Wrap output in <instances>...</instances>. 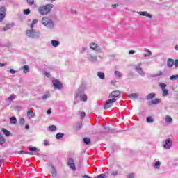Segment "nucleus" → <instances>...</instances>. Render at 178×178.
<instances>
[{
	"instance_id": "1",
	"label": "nucleus",
	"mask_w": 178,
	"mask_h": 178,
	"mask_svg": "<svg viewBox=\"0 0 178 178\" xmlns=\"http://www.w3.org/2000/svg\"><path fill=\"white\" fill-rule=\"evenodd\" d=\"M52 10V4H47L46 6H40L38 8V12L40 15H48Z\"/></svg>"
},
{
	"instance_id": "2",
	"label": "nucleus",
	"mask_w": 178,
	"mask_h": 178,
	"mask_svg": "<svg viewBox=\"0 0 178 178\" xmlns=\"http://www.w3.org/2000/svg\"><path fill=\"white\" fill-rule=\"evenodd\" d=\"M42 24H43V26H45V27H47L48 29L54 27V22H52V19H49L47 17H44L42 19Z\"/></svg>"
},
{
	"instance_id": "3",
	"label": "nucleus",
	"mask_w": 178,
	"mask_h": 178,
	"mask_svg": "<svg viewBox=\"0 0 178 178\" xmlns=\"http://www.w3.org/2000/svg\"><path fill=\"white\" fill-rule=\"evenodd\" d=\"M116 99H108L104 104V109H109V108H111V106L113 105V103L116 102Z\"/></svg>"
},
{
	"instance_id": "4",
	"label": "nucleus",
	"mask_w": 178,
	"mask_h": 178,
	"mask_svg": "<svg viewBox=\"0 0 178 178\" xmlns=\"http://www.w3.org/2000/svg\"><path fill=\"white\" fill-rule=\"evenodd\" d=\"M6 16V8L5 6H1L0 8V23L3 22V19Z\"/></svg>"
},
{
	"instance_id": "5",
	"label": "nucleus",
	"mask_w": 178,
	"mask_h": 178,
	"mask_svg": "<svg viewBox=\"0 0 178 178\" xmlns=\"http://www.w3.org/2000/svg\"><path fill=\"white\" fill-rule=\"evenodd\" d=\"M53 86L54 87L55 90H60L62 87H63V85L59 80L56 79L52 81Z\"/></svg>"
},
{
	"instance_id": "6",
	"label": "nucleus",
	"mask_w": 178,
	"mask_h": 178,
	"mask_svg": "<svg viewBox=\"0 0 178 178\" xmlns=\"http://www.w3.org/2000/svg\"><path fill=\"white\" fill-rule=\"evenodd\" d=\"M120 96V91L114 90L109 94L108 98H111V99H116V98H118V97Z\"/></svg>"
},
{
	"instance_id": "7",
	"label": "nucleus",
	"mask_w": 178,
	"mask_h": 178,
	"mask_svg": "<svg viewBox=\"0 0 178 178\" xmlns=\"http://www.w3.org/2000/svg\"><path fill=\"white\" fill-rule=\"evenodd\" d=\"M170 147H172V140H170V138H168L165 140L163 148H165V149H170Z\"/></svg>"
},
{
	"instance_id": "8",
	"label": "nucleus",
	"mask_w": 178,
	"mask_h": 178,
	"mask_svg": "<svg viewBox=\"0 0 178 178\" xmlns=\"http://www.w3.org/2000/svg\"><path fill=\"white\" fill-rule=\"evenodd\" d=\"M68 166H70V168H71V169H72V170H76V165H74V161L73 160V159L70 158L68 159Z\"/></svg>"
},
{
	"instance_id": "9",
	"label": "nucleus",
	"mask_w": 178,
	"mask_h": 178,
	"mask_svg": "<svg viewBox=\"0 0 178 178\" xmlns=\"http://www.w3.org/2000/svg\"><path fill=\"white\" fill-rule=\"evenodd\" d=\"M26 34L28 37L34 38V37H35V31H34L33 29H31V30H26Z\"/></svg>"
},
{
	"instance_id": "10",
	"label": "nucleus",
	"mask_w": 178,
	"mask_h": 178,
	"mask_svg": "<svg viewBox=\"0 0 178 178\" xmlns=\"http://www.w3.org/2000/svg\"><path fill=\"white\" fill-rule=\"evenodd\" d=\"M136 70L138 72V73H140L141 76H144V71L143 70V68H141V63H139L138 65L135 67Z\"/></svg>"
},
{
	"instance_id": "11",
	"label": "nucleus",
	"mask_w": 178,
	"mask_h": 178,
	"mask_svg": "<svg viewBox=\"0 0 178 178\" xmlns=\"http://www.w3.org/2000/svg\"><path fill=\"white\" fill-rule=\"evenodd\" d=\"M174 65H175V60L170 58H168L167 60V67L169 68L173 67Z\"/></svg>"
},
{
	"instance_id": "12",
	"label": "nucleus",
	"mask_w": 178,
	"mask_h": 178,
	"mask_svg": "<svg viewBox=\"0 0 178 178\" xmlns=\"http://www.w3.org/2000/svg\"><path fill=\"white\" fill-rule=\"evenodd\" d=\"M138 15H140V16H146V17H149V19H152V15L148 14L147 11H140L138 12Z\"/></svg>"
},
{
	"instance_id": "13",
	"label": "nucleus",
	"mask_w": 178,
	"mask_h": 178,
	"mask_svg": "<svg viewBox=\"0 0 178 178\" xmlns=\"http://www.w3.org/2000/svg\"><path fill=\"white\" fill-rule=\"evenodd\" d=\"M90 49H92L93 51H99V47H98V44H97L96 43H91L90 44Z\"/></svg>"
},
{
	"instance_id": "14",
	"label": "nucleus",
	"mask_w": 178,
	"mask_h": 178,
	"mask_svg": "<svg viewBox=\"0 0 178 178\" xmlns=\"http://www.w3.org/2000/svg\"><path fill=\"white\" fill-rule=\"evenodd\" d=\"M161 99H154L149 102V105H154L155 104H160Z\"/></svg>"
},
{
	"instance_id": "15",
	"label": "nucleus",
	"mask_w": 178,
	"mask_h": 178,
	"mask_svg": "<svg viewBox=\"0 0 178 178\" xmlns=\"http://www.w3.org/2000/svg\"><path fill=\"white\" fill-rule=\"evenodd\" d=\"M145 52H147L146 54H145L143 55V56H145V58H148V57L151 56V55H152V53L148 49H145Z\"/></svg>"
},
{
	"instance_id": "16",
	"label": "nucleus",
	"mask_w": 178,
	"mask_h": 178,
	"mask_svg": "<svg viewBox=\"0 0 178 178\" xmlns=\"http://www.w3.org/2000/svg\"><path fill=\"white\" fill-rule=\"evenodd\" d=\"M27 116L29 117V119H31L35 116V113L33 112V111H28L27 112Z\"/></svg>"
},
{
	"instance_id": "17",
	"label": "nucleus",
	"mask_w": 178,
	"mask_h": 178,
	"mask_svg": "<svg viewBox=\"0 0 178 178\" xmlns=\"http://www.w3.org/2000/svg\"><path fill=\"white\" fill-rule=\"evenodd\" d=\"M138 97V95H137V93H131L129 95V98H130V99H136Z\"/></svg>"
},
{
	"instance_id": "18",
	"label": "nucleus",
	"mask_w": 178,
	"mask_h": 178,
	"mask_svg": "<svg viewBox=\"0 0 178 178\" xmlns=\"http://www.w3.org/2000/svg\"><path fill=\"white\" fill-rule=\"evenodd\" d=\"M97 76L102 80H104V79H105V74L102 72H97Z\"/></svg>"
},
{
	"instance_id": "19",
	"label": "nucleus",
	"mask_w": 178,
	"mask_h": 178,
	"mask_svg": "<svg viewBox=\"0 0 178 178\" xmlns=\"http://www.w3.org/2000/svg\"><path fill=\"white\" fill-rule=\"evenodd\" d=\"M1 131L3 133V134H5V136H6L7 137L10 136V131H8L7 129H6L5 128H3L1 129Z\"/></svg>"
},
{
	"instance_id": "20",
	"label": "nucleus",
	"mask_w": 178,
	"mask_h": 178,
	"mask_svg": "<svg viewBox=\"0 0 178 178\" xmlns=\"http://www.w3.org/2000/svg\"><path fill=\"white\" fill-rule=\"evenodd\" d=\"M89 60H90V62H97V56H92L90 55L88 58Z\"/></svg>"
},
{
	"instance_id": "21",
	"label": "nucleus",
	"mask_w": 178,
	"mask_h": 178,
	"mask_svg": "<svg viewBox=\"0 0 178 178\" xmlns=\"http://www.w3.org/2000/svg\"><path fill=\"white\" fill-rule=\"evenodd\" d=\"M22 70L24 73H29V72H30V68H29V65H24L22 67Z\"/></svg>"
},
{
	"instance_id": "22",
	"label": "nucleus",
	"mask_w": 178,
	"mask_h": 178,
	"mask_svg": "<svg viewBox=\"0 0 178 178\" xmlns=\"http://www.w3.org/2000/svg\"><path fill=\"white\" fill-rule=\"evenodd\" d=\"M49 97H51V93H49V92H47L46 94H44L42 96V99L44 101H45L46 99H48V98H49Z\"/></svg>"
},
{
	"instance_id": "23",
	"label": "nucleus",
	"mask_w": 178,
	"mask_h": 178,
	"mask_svg": "<svg viewBox=\"0 0 178 178\" xmlns=\"http://www.w3.org/2000/svg\"><path fill=\"white\" fill-rule=\"evenodd\" d=\"M155 93H149L147 95L146 99H152L153 98H155Z\"/></svg>"
},
{
	"instance_id": "24",
	"label": "nucleus",
	"mask_w": 178,
	"mask_h": 178,
	"mask_svg": "<svg viewBox=\"0 0 178 178\" xmlns=\"http://www.w3.org/2000/svg\"><path fill=\"white\" fill-rule=\"evenodd\" d=\"M51 44L53 47H58V46H59V41L56 40H52Z\"/></svg>"
},
{
	"instance_id": "25",
	"label": "nucleus",
	"mask_w": 178,
	"mask_h": 178,
	"mask_svg": "<svg viewBox=\"0 0 178 178\" xmlns=\"http://www.w3.org/2000/svg\"><path fill=\"white\" fill-rule=\"evenodd\" d=\"M12 29V25L10 24H6L3 28V31H7V30H10Z\"/></svg>"
},
{
	"instance_id": "26",
	"label": "nucleus",
	"mask_w": 178,
	"mask_h": 178,
	"mask_svg": "<svg viewBox=\"0 0 178 178\" xmlns=\"http://www.w3.org/2000/svg\"><path fill=\"white\" fill-rule=\"evenodd\" d=\"M38 23V19H34L31 24V29H33L34 26Z\"/></svg>"
},
{
	"instance_id": "27",
	"label": "nucleus",
	"mask_w": 178,
	"mask_h": 178,
	"mask_svg": "<svg viewBox=\"0 0 178 178\" xmlns=\"http://www.w3.org/2000/svg\"><path fill=\"white\" fill-rule=\"evenodd\" d=\"M173 119L172 118V117L167 115L165 118V122L166 123H172Z\"/></svg>"
},
{
	"instance_id": "28",
	"label": "nucleus",
	"mask_w": 178,
	"mask_h": 178,
	"mask_svg": "<svg viewBox=\"0 0 178 178\" xmlns=\"http://www.w3.org/2000/svg\"><path fill=\"white\" fill-rule=\"evenodd\" d=\"M83 142L85 143V144L88 145V144H90L91 140L89 138H83Z\"/></svg>"
},
{
	"instance_id": "29",
	"label": "nucleus",
	"mask_w": 178,
	"mask_h": 178,
	"mask_svg": "<svg viewBox=\"0 0 178 178\" xmlns=\"http://www.w3.org/2000/svg\"><path fill=\"white\" fill-rule=\"evenodd\" d=\"M17 122V120L16 119V117H11L10 118V123L15 124Z\"/></svg>"
},
{
	"instance_id": "30",
	"label": "nucleus",
	"mask_w": 178,
	"mask_h": 178,
	"mask_svg": "<svg viewBox=\"0 0 178 178\" xmlns=\"http://www.w3.org/2000/svg\"><path fill=\"white\" fill-rule=\"evenodd\" d=\"M81 101H83V102H86L87 101V95H82L80 96Z\"/></svg>"
},
{
	"instance_id": "31",
	"label": "nucleus",
	"mask_w": 178,
	"mask_h": 178,
	"mask_svg": "<svg viewBox=\"0 0 178 178\" xmlns=\"http://www.w3.org/2000/svg\"><path fill=\"white\" fill-rule=\"evenodd\" d=\"M178 79V74L177 75H172L170 77V80H172V81H175V80H177Z\"/></svg>"
},
{
	"instance_id": "32",
	"label": "nucleus",
	"mask_w": 178,
	"mask_h": 178,
	"mask_svg": "<svg viewBox=\"0 0 178 178\" xmlns=\"http://www.w3.org/2000/svg\"><path fill=\"white\" fill-rule=\"evenodd\" d=\"M62 137H63V134L62 133H58L56 135V138H57V140L62 138Z\"/></svg>"
},
{
	"instance_id": "33",
	"label": "nucleus",
	"mask_w": 178,
	"mask_h": 178,
	"mask_svg": "<svg viewBox=\"0 0 178 178\" xmlns=\"http://www.w3.org/2000/svg\"><path fill=\"white\" fill-rule=\"evenodd\" d=\"M147 123H153L154 122V118H152V117H147Z\"/></svg>"
},
{
	"instance_id": "34",
	"label": "nucleus",
	"mask_w": 178,
	"mask_h": 178,
	"mask_svg": "<svg viewBox=\"0 0 178 178\" xmlns=\"http://www.w3.org/2000/svg\"><path fill=\"white\" fill-rule=\"evenodd\" d=\"M115 75L117 77H119V79H120L122 77V74H120V72H119V71H115Z\"/></svg>"
},
{
	"instance_id": "35",
	"label": "nucleus",
	"mask_w": 178,
	"mask_h": 178,
	"mask_svg": "<svg viewBox=\"0 0 178 178\" xmlns=\"http://www.w3.org/2000/svg\"><path fill=\"white\" fill-rule=\"evenodd\" d=\"M159 86L161 87L162 90L166 89V84L165 83H160Z\"/></svg>"
},
{
	"instance_id": "36",
	"label": "nucleus",
	"mask_w": 178,
	"mask_h": 178,
	"mask_svg": "<svg viewBox=\"0 0 178 178\" xmlns=\"http://www.w3.org/2000/svg\"><path fill=\"white\" fill-rule=\"evenodd\" d=\"M28 5L30 6L34 5V0H26Z\"/></svg>"
},
{
	"instance_id": "37",
	"label": "nucleus",
	"mask_w": 178,
	"mask_h": 178,
	"mask_svg": "<svg viewBox=\"0 0 178 178\" xmlns=\"http://www.w3.org/2000/svg\"><path fill=\"white\" fill-rule=\"evenodd\" d=\"M50 131H55L56 130V127L55 125H51L49 127Z\"/></svg>"
},
{
	"instance_id": "38",
	"label": "nucleus",
	"mask_w": 178,
	"mask_h": 178,
	"mask_svg": "<svg viewBox=\"0 0 178 178\" xmlns=\"http://www.w3.org/2000/svg\"><path fill=\"white\" fill-rule=\"evenodd\" d=\"M5 143H6L5 138L2 137V136H0V144H5Z\"/></svg>"
},
{
	"instance_id": "39",
	"label": "nucleus",
	"mask_w": 178,
	"mask_h": 178,
	"mask_svg": "<svg viewBox=\"0 0 178 178\" xmlns=\"http://www.w3.org/2000/svg\"><path fill=\"white\" fill-rule=\"evenodd\" d=\"M163 97H166V95H168V92L166 89H163Z\"/></svg>"
},
{
	"instance_id": "40",
	"label": "nucleus",
	"mask_w": 178,
	"mask_h": 178,
	"mask_svg": "<svg viewBox=\"0 0 178 178\" xmlns=\"http://www.w3.org/2000/svg\"><path fill=\"white\" fill-rule=\"evenodd\" d=\"M24 15H30V9H25L23 10Z\"/></svg>"
},
{
	"instance_id": "41",
	"label": "nucleus",
	"mask_w": 178,
	"mask_h": 178,
	"mask_svg": "<svg viewBox=\"0 0 178 178\" xmlns=\"http://www.w3.org/2000/svg\"><path fill=\"white\" fill-rule=\"evenodd\" d=\"M51 175L54 177H55V176H56V170L55 169V168L53 167V170L51 172Z\"/></svg>"
},
{
	"instance_id": "42",
	"label": "nucleus",
	"mask_w": 178,
	"mask_h": 178,
	"mask_svg": "<svg viewBox=\"0 0 178 178\" xmlns=\"http://www.w3.org/2000/svg\"><path fill=\"white\" fill-rule=\"evenodd\" d=\"M24 122H25L24 118H22L20 119V121H19V124H20L21 126H23V124H24Z\"/></svg>"
},
{
	"instance_id": "43",
	"label": "nucleus",
	"mask_w": 178,
	"mask_h": 178,
	"mask_svg": "<svg viewBox=\"0 0 178 178\" xmlns=\"http://www.w3.org/2000/svg\"><path fill=\"white\" fill-rule=\"evenodd\" d=\"M174 66L176 69L178 68V59H176L175 61H174Z\"/></svg>"
},
{
	"instance_id": "44",
	"label": "nucleus",
	"mask_w": 178,
	"mask_h": 178,
	"mask_svg": "<svg viewBox=\"0 0 178 178\" xmlns=\"http://www.w3.org/2000/svg\"><path fill=\"white\" fill-rule=\"evenodd\" d=\"M159 166H161V162L160 161H156L155 163V167L156 168V169H159Z\"/></svg>"
},
{
	"instance_id": "45",
	"label": "nucleus",
	"mask_w": 178,
	"mask_h": 178,
	"mask_svg": "<svg viewBox=\"0 0 178 178\" xmlns=\"http://www.w3.org/2000/svg\"><path fill=\"white\" fill-rule=\"evenodd\" d=\"M29 151H38V149L37 147H29Z\"/></svg>"
},
{
	"instance_id": "46",
	"label": "nucleus",
	"mask_w": 178,
	"mask_h": 178,
	"mask_svg": "<svg viewBox=\"0 0 178 178\" xmlns=\"http://www.w3.org/2000/svg\"><path fill=\"white\" fill-rule=\"evenodd\" d=\"M18 154H23L24 155H27V152H26L24 150H21V151L18 152Z\"/></svg>"
},
{
	"instance_id": "47",
	"label": "nucleus",
	"mask_w": 178,
	"mask_h": 178,
	"mask_svg": "<svg viewBox=\"0 0 178 178\" xmlns=\"http://www.w3.org/2000/svg\"><path fill=\"white\" fill-rule=\"evenodd\" d=\"M96 178H105V175L100 174V175H97Z\"/></svg>"
},
{
	"instance_id": "48",
	"label": "nucleus",
	"mask_w": 178,
	"mask_h": 178,
	"mask_svg": "<svg viewBox=\"0 0 178 178\" xmlns=\"http://www.w3.org/2000/svg\"><path fill=\"white\" fill-rule=\"evenodd\" d=\"M127 178H134V173H130L128 175Z\"/></svg>"
},
{
	"instance_id": "49",
	"label": "nucleus",
	"mask_w": 178,
	"mask_h": 178,
	"mask_svg": "<svg viewBox=\"0 0 178 178\" xmlns=\"http://www.w3.org/2000/svg\"><path fill=\"white\" fill-rule=\"evenodd\" d=\"M86 116V113L85 112H82L81 113V119H83V118Z\"/></svg>"
},
{
	"instance_id": "50",
	"label": "nucleus",
	"mask_w": 178,
	"mask_h": 178,
	"mask_svg": "<svg viewBox=\"0 0 178 178\" xmlns=\"http://www.w3.org/2000/svg\"><path fill=\"white\" fill-rule=\"evenodd\" d=\"M10 72L11 73V74H15V73H16V71L13 69H10Z\"/></svg>"
},
{
	"instance_id": "51",
	"label": "nucleus",
	"mask_w": 178,
	"mask_h": 178,
	"mask_svg": "<svg viewBox=\"0 0 178 178\" xmlns=\"http://www.w3.org/2000/svg\"><path fill=\"white\" fill-rule=\"evenodd\" d=\"M129 55H133L134 54H136V51L134 50H130L129 51Z\"/></svg>"
},
{
	"instance_id": "52",
	"label": "nucleus",
	"mask_w": 178,
	"mask_h": 178,
	"mask_svg": "<svg viewBox=\"0 0 178 178\" xmlns=\"http://www.w3.org/2000/svg\"><path fill=\"white\" fill-rule=\"evenodd\" d=\"M13 99H15V97H14V96H10V97H8V100H9V101H13Z\"/></svg>"
},
{
	"instance_id": "53",
	"label": "nucleus",
	"mask_w": 178,
	"mask_h": 178,
	"mask_svg": "<svg viewBox=\"0 0 178 178\" xmlns=\"http://www.w3.org/2000/svg\"><path fill=\"white\" fill-rule=\"evenodd\" d=\"M44 145H49V142H48V140H44Z\"/></svg>"
},
{
	"instance_id": "54",
	"label": "nucleus",
	"mask_w": 178,
	"mask_h": 178,
	"mask_svg": "<svg viewBox=\"0 0 178 178\" xmlns=\"http://www.w3.org/2000/svg\"><path fill=\"white\" fill-rule=\"evenodd\" d=\"M118 6H119L118 4H113V5H111V8H118Z\"/></svg>"
},
{
	"instance_id": "55",
	"label": "nucleus",
	"mask_w": 178,
	"mask_h": 178,
	"mask_svg": "<svg viewBox=\"0 0 178 178\" xmlns=\"http://www.w3.org/2000/svg\"><path fill=\"white\" fill-rule=\"evenodd\" d=\"M82 178H92V177H91L88 175H83V176H82Z\"/></svg>"
},
{
	"instance_id": "56",
	"label": "nucleus",
	"mask_w": 178,
	"mask_h": 178,
	"mask_svg": "<svg viewBox=\"0 0 178 178\" xmlns=\"http://www.w3.org/2000/svg\"><path fill=\"white\" fill-rule=\"evenodd\" d=\"M111 175H113V176H116V175H118V172H117V171L113 172L111 173Z\"/></svg>"
},
{
	"instance_id": "57",
	"label": "nucleus",
	"mask_w": 178,
	"mask_h": 178,
	"mask_svg": "<svg viewBox=\"0 0 178 178\" xmlns=\"http://www.w3.org/2000/svg\"><path fill=\"white\" fill-rule=\"evenodd\" d=\"M25 129H26V130H29V129H30V126H29V124H26V125L25 126Z\"/></svg>"
},
{
	"instance_id": "58",
	"label": "nucleus",
	"mask_w": 178,
	"mask_h": 178,
	"mask_svg": "<svg viewBox=\"0 0 178 178\" xmlns=\"http://www.w3.org/2000/svg\"><path fill=\"white\" fill-rule=\"evenodd\" d=\"M85 51H87V49H86V48L82 49V51H81V54H84Z\"/></svg>"
},
{
	"instance_id": "59",
	"label": "nucleus",
	"mask_w": 178,
	"mask_h": 178,
	"mask_svg": "<svg viewBox=\"0 0 178 178\" xmlns=\"http://www.w3.org/2000/svg\"><path fill=\"white\" fill-rule=\"evenodd\" d=\"M27 154L28 155H34V153H33V152H27Z\"/></svg>"
},
{
	"instance_id": "60",
	"label": "nucleus",
	"mask_w": 178,
	"mask_h": 178,
	"mask_svg": "<svg viewBox=\"0 0 178 178\" xmlns=\"http://www.w3.org/2000/svg\"><path fill=\"white\" fill-rule=\"evenodd\" d=\"M5 65V63H0V67H3Z\"/></svg>"
},
{
	"instance_id": "61",
	"label": "nucleus",
	"mask_w": 178,
	"mask_h": 178,
	"mask_svg": "<svg viewBox=\"0 0 178 178\" xmlns=\"http://www.w3.org/2000/svg\"><path fill=\"white\" fill-rule=\"evenodd\" d=\"M51 109H49L47 111V115H51Z\"/></svg>"
},
{
	"instance_id": "62",
	"label": "nucleus",
	"mask_w": 178,
	"mask_h": 178,
	"mask_svg": "<svg viewBox=\"0 0 178 178\" xmlns=\"http://www.w3.org/2000/svg\"><path fill=\"white\" fill-rule=\"evenodd\" d=\"M45 76L49 77V72H45Z\"/></svg>"
},
{
	"instance_id": "63",
	"label": "nucleus",
	"mask_w": 178,
	"mask_h": 178,
	"mask_svg": "<svg viewBox=\"0 0 178 178\" xmlns=\"http://www.w3.org/2000/svg\"><path fill=\"white\" fill-rule=\"evenodd\" d=\"M175 49L176 51H178V45L175 46Z\"/></svg>"
},
{
	"instance_id": "64",
	"label": "nucleus",
	"mask_w": 178,
	"mask_h": 178,
	"mask_svg": "<svg viewBox=\"0 0 178 178\" xmlns=\"http://www.w3.org/2000/svg\"><path fill=\"white\" fill-rule=\"evenodd\" d=\"M0 163H3V159H0Z\"/></svg>"
}]
</instances>
